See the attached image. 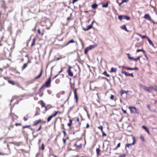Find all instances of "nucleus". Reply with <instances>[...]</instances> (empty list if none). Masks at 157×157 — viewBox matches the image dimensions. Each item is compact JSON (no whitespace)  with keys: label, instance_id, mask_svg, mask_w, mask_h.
I'll return each mask as SVG.
<instances>
[{"label":"nucleus","instance_id":"obj_1","mask_svg":"<svg viewBox=\"0 0 157 157\" xmlns=\"http://www.w3.org/2000/svg\"><path fill=\"white\" fill-rule=\"evenodd\" d=\"M70 144L72 148L79 149L82 148V144L81 140H78L75 143L72 142L70 143Z\"/></svg>","mask_w":157,"mask_h":157},{"label":"nucleus","instance_id":"obj_2","mask_svg":"<svg viewBox=\"0 0 157 157\" xmlns=\"http://www.w3.org/2000/svg\"><path fill=\"white\" fill-rule=\"evenodd\" d=\"M51 77L50 76L45 81L44 83L41 86L42 88H43L44 89L46 87H50L51 86Z\"/></svg>","mask_w":157,"mask_h":157},{"label":"nucleus","instance_id":"obj_3","mask_svg":"<svg viewBox=\"0 0 157 157\" xmlns=\"http://www.w3.org/2000/svg\"><path fill=\"white\" fill-rule=\"evenodd\" d=\"M97 46V44H94L93 45H90L87 47L85 50L84 54H86L88 53V51L92 49H93Z\"/></svg>","mask_w":157,"mask_h":157},{"label":"nucleus","instance_id":"obj_4","mask_svg":"<svg viewBox=\"0 0 157 157\" xmlns=\"http://www.w3.org/2000/svg\"><path fill=\"white\" fill-rule=\"evenodd\" d=\"M73 89L74 94V99L75 100L76 102H77L78 101V97L77 93V90L78 89L75 88L74 86L71 87Z\"/></svg>","mask_w":157,"mask_h":157},{"label":"nucleus","instance_id":"obj_5","mask_svg":"<svg viewBox=\"0 0 157 157\" xmlns=\"http://www.w3.org/2000/svg\"><path fill=\"white\" fill-rule=\"evenodd\" d=\"M40 101L41 102L40 105H41V107H44L45 109L43 111L42 113L43 114H45L49 109L46 106L45 103L42 100H41Z\"/></svg>","mask_w":157,"mask_h":157},{"label":"nucleus","instance_id":"obj_6","mask_svg":"<svg viewBox=\"0 0 157 157\" xmlns=\"http://www.w3.org/2000/svg\"><path fill=\"white\" fill-rule=\"evenodd\" d=\"M144 89L146 91L149 92L151 93L153 90L154 88L152 86H150L149 87H147L145 86H143Z\"/></svg>","mask_w":157,"mask_h":157},{"label":"nucleus","instance_id":"obj_7","mask_svg":"<svg viewBox=\"0 0 157 157\" xmlns=\"http://www.w3.org/2000/svg\"><path fill=\"white\" fill-rule=\"evenodd\" d=\"M128 109L130 111L131 113H138L137 112V109L134 107L129 106L128 107Z\"/></svg>","mask_w":157,"mask_h":157},{"label":"nucleus","instance_id":"obj_8","mask_svg":"<svg viewBox=\"0 0 157 157\" xmlns=\"http://www.w3.org/2000/svg\"><path fill=\"white\" fill-rule=\"evenodd\" d=\"M95 22L94 21H93L92 22L91 24L90 25H88L86 28H83V29L85 31H87L89 29H92L93 27V25L94 23Z\"/></svg>","mask_w":157,"mask_h":157},{"label":"nucleus","instance_id":"obj_9","mask_svg":"<svg viewBox=\"0 0 157 157\" xmlns=\"http://www.w3.org/2000/svg\"><path fill=\"white\" fill-rule=\"evenodd\" d=\"M118 18L121 21L122 19H126L127 20H129L130 19V17L128 16L125 15H119L118 16Z\"/></svg>","mask_w":157,"mask_h":157},{"label":"nucleus","instance_id":"obj_10","mask_svg":"<svg viewBox=\"0 0 157 157\" xmlns=\"http://www.w3.org/2000/svg\"><path fill=\"white\" fill-rule=\"evenodd\" d=\"M133 142L131 144H125V148L126 147H129L131 146L134 145L136 143V140L135 138L134 137H133L132 138Z\"/></svg>","mask_w":157,"mask_h":157},{"label":"nucleus","instance_id":"obj_11","mask_svg":"<svg viewBox=\"0 0 157 157\" xmlns=\"http://www.w3.org/2000/svg\"><path fill=\"white\" fill-rule=\"evenodd\" d=\"M71 67L69 66L67 70L68 75L70 77H72L73 76V73L71 70Z\"/></svg>","mask_w":157,"mask_h":157},{"label":"nucleus","instance_id":"obj_12","mask_svg":"<svg viewBox=\"0 0 157 157\" xmlns=\"http://www.w3.org/2000/svg\"><path fill=\"white\" fill-rule=\"evenodd\" d=\"M127 54L128 56V58L130 60H134L135 61H136L140 58V56H139L137 57V58H134L133 57H131L129 53H127Z\"/></svg>","mask_w":157,"mask_h":157},{"label":"nucleus","instance_id":"obj_13","mask_svg":"<svg viewBox=\"0 0 157 157\" xmlns=\"http://www.w3.org/2000/svg\"><path fill=\"white\" fill-rule=\"evenodd\" d=\"M98 128L100 129L101 132H102V137L106 136H107L106 134L105 133L104 131L103 130V127L102 126H99L98 127Z\"/></svg>","mask_w":157,"mask_h":157},{"label":"nucleus","instance_id":"obj_14","mask_svg":"<svg viewBox=\"0 0 157 157\" xmlns=\"http://www.w3.org/2000/svg\"><path fill=\"white\" fill-rule=\"evenodd\" d=\"M121 73L122 74H124V75L126 76H131L133 77H134L133 73H132L131 74L128 73L126 71H124L123 70L121 71Z\"/></svg>","mask_w":157,"mask_h":157},{"label":"nucleus","instance_id":"obj_15","mask_svg":"<svg viewBox=\"0 0 157 157\" xmlns=\"http://www.w3.org/2000/svg\"><path fill=\"white\" fill-rule=\"evenodd\" d=\"M44 88H42V87L40 88L39 90V94L40 97H42L43 94H44V93L43 91H42V90H43V91L44 90Z\"/></svg>","mask_w":157,"mask_h":157},{"label":"nucleus","instance_id":"obj_16","mask_svg":"<svg viewBox=\"0 0 157 157\" xmlns=\"http://www.w3.org/2000/svg\"><path fill=\"white\" fill-rule=\"evenodd\" d=\"M43 68H42L41 69L40 72V74L38 76L35 77L34 78V80H35L38 79L39 78H40L42 75V74L43 73Z\"/></svg>","mask_w":157,"mask_h":157},{"label":"nucleus","instance_id":"obj_17","mask_svg":"<svg viewBox=\"0 0 157 157\" xmlns=\"http://www.w3.org/2000/svg\"><path fill=\"white\" fill-rule=\"evenodd\" d=\"M144 18L145 19H147L149 21L151 20V18L150 15L148 14H145L144 17Z\"/></svg>","mask_w":157,"mask_h":157},{"label":"nucleus","instance_id":"obj_18","mask_svg":"<svg viewBox=\"0 0 157 157\" xmlns=\"http://www.w3.org/2000/svg\"><path fill=\"white\" fill-rule=\"evenodd\" d=\"M42 121L40 119H39V120L35 121L34 122L33 124V126H35L37 124L40 123Z\"/></svg>","mask_w":157,"mask_h":157},{"label":"nucleus","instance_id":"obj_19","mask_svg":"<svg viewBox=\"0 0 157 157\" xmlns=\"http://www.w3.org/2000/svg\"><path fill=\"white\" fill-rule=\"evenodd\" d=\"M44 30L41 31L40 29H38V33L39 35H40L41 36H42L44 34Z\"/></svg>","mask_w":157,"mask_h":157},{"label":"nucleus","instance_id":"obj_20","mask_svg":"<svg viewBox=\"0 0 157 157\" xmlns=\"http://www.w3.org/2000/svg\"><path fill=\"white\" fill-rule=\"evenodd\" d=\"M10 115L12 117V120L13 121H14L15 119L18 118V116L17 115L11 113Z\"/></svg>","mask_w":157,"mask_h":157},{"label":"nucleus","instance_id":"obj_21","mask_svg":"<svg viewBox=\"0 0 157 157\" xmlns=\"http://www.w3.org/2000/svg\"><path fill=\"white\" fill-rule=\"evenodd\" d=\"M129 92V91L127 90V91H124L123 90H121L120 91V94H121V96H122L123 94L124 93H125L127 94Z\"/></svg>","mask_w":157,"mask_h":157},{"label":"nucleus","instance_id":"obj_22","mask_svg":"<svg viewBox=\"0 0 157 157\" xmlns=\"http://www.w3.org/2000/svg\"><path fill=\"white\" fill-rule=\"evenodd\" d=\"M121 28L126 32H128L129 31L127 29L126 25H123L122 26H121Z\"/></svg>","mask_w":157,"mask_h":157},{"label":"nucleus","instance_id":"obj_23","mask_svg":"<svg viewBox=\"0 0 157 157\" xmlns=\"http://www.w3.org/2000/svg\"><path fill=\"white\" fill-rule=\"evenodd\" d=\"M136 34L137 35H138L139 36H140L142 39H143L145 38H147H147H148L146 36H143L141 35L140 34L136 33Z\"/></svg>","mask_w":157,"mask_h":157},{"label":"nucleus","instance_id":"obj_24","mask_svg":"<svg viewBox=\"0 0 157 157\" xmlns=\"http://www.w3.org/2000/svg\"><path fill=\"white\" fill-rule=\"evenodd\" d=\"M75 43V41L73 39H71L69 41H68V43L65 46H67L71 43Z\"/></svg>","mask_w":157,"mask_h":157},{"label":"nucleus","instance_id":"obj_25","mask_svg":"<svg viewBox=\"0 0 157 157\" xmlns=\"http://www.w3.org/2000/svg\"><path fill=\"white\" fill-rule=\"evenodd\" d=\"M61 112L59 111H55L54 112V113L53 114H52V115L53 117H55L58 113L59 114L61 113Z\"/></svg>","mask_w":157,"mask_h":157},{"label":"nucleus","instance_id":"obj_26","mask_svg":"<svg viewBox=\"0 0 157 157\" xmlns=\"http://www.w3.org/2000/svg\"><path fill=\"white\" fill-rule=\"evenodd\" d=\"M142 128L145 129L148 134H149V129L145 126L143 125L142 126Z\"/></svg>","mask_w":157,"mask_h":157},{"label":"nucleus","instance_id":"obj_27","mask_svg":"<svg viewBox=\"0 0 157 157\" xmlns=\"http://www.w3.org/2000/svg\"><path fill=\"white\" fill-rule=\"evenodd\" d=\"M36 38H34L32 40V43L31 44V46L32 47L34 45L36 41Z\"/></svg>","mask_w":157,"mask_h":157},{"label":"nucleus","instance_id":"obj_28","mask_svg":"<svg viewBox=\"0 0 157 157\" xmlns=\"http://www.w3.org/2000/svg\"><path fill=\"white\" fill-rule=\"evenodd\" d=\"M117 70V69L116 68H114L113 67H111L110 70L111 72H116Z\"/></svg>","mask_w":157,"mask_h":157},{"label":"nucleus","instance_id":"obj_29","mask_svg":"<svg viewBox=\"0 0 157 157\" xmlns=\"http://www.w3.org/2000/svg\"><path fill=\"white\" fill-rule=\"evenodd\" d=\"M72 124V121L71 119L69 120V122L67 123V125L69 127H71Z\"/></svg>","mask_w":157,"mask_h":157},{"label":"nucleus","instance_id":"obj_30","mask_svg":"<svg viewBox=\"0 0 157 157\" xmlns=\"http://www.w3.org/2000/svg\"><path fill=\"white\" fill-rule=\"evenodd\" d=\"M98 5L96 4H94L91 6L92 8L94 9H95L98 7Z\"/></svg>","mask_w":157,"mask_h":157},{"label":"nucleus","instance_id":"obj_31","mask_svg":"<svg viewBox=\"0 0 157 157\" xmlns=\"http://www.w3.org/2000/svg\"><path fill=\"white\" fill-rule=\"evenodd\" d=\"M53 117L52 115L49 116L47 119V121L48 122H49Z\"/></svg>","mask_w":157,"mask_h":157},{"label":"nucleus","instance_id":"obj_32","mask_svg":"<svg viewBox=\"0 0 157 157\" xmlns=\"http://www.w3.org/2000/svg\"><path fill=\"white\" fill-rule=\"evenodd\" d=\"M147 40L149 44L153 47L154 46V45L151 41L149 39V38H147Z\"/></svg>","mask_w":157,"mask_h":157},{"label":"nucleus","instance_id":"obj_33","mask_svg":"<svg viewBox=\"0 0 157 157\" xmlns=\"http://www.w3.org/2000/svg\"><path fill=\"white\" fill-rule=\"evenodd\" d=\"M121 143H119L117 145V146L115 147L113 150H117L118 148L120 147L121 146Z\"/></svg>","mask_w":157,"mask_h":157},{"label":"nucleus","instance_id":"obj_34","mask_svg":"<svg viewBox=\"0 0 157 157\" xmlns=\"http://www.w3.org/2000/svg\"><path fill=\"white\" fill-rule=\"evenodd\" d=\"M28 66V64L27 63H25L24 64L22 67V70H24L25 68H26Z\"/></svg>","mask_w":157,"mask_h":157},{"label":"nucleus","instance_id":"obj_35","mask_svg":"<svg viewBox=\"0 0 157 157\" xmlns=\"http://www.w3.org/2000/svg\"><path fill=\"white\" fill-rule=\"evenodd\" d=\"M140 138L142 141L144 142L145 141L144 138L142 135H141L140 136Z\"/></svg>","mask_w":157,"mask_h":157},{"label":"nucleus","instance_id":"obj_36","mask_svg":"<svg viewBox=\"0 0 157 157\" xmlns=\"http://www.w3.org/2000/svg\"><path fill=\"white\" fill-rule=\"evenodd\" d=\"M39 149L40 150H41L42 151L44 149V146L43 143L42 144L41 147H39Z\"/></svg>","mask_w":157,"mask_h":157},{"label":"nucleus","instance_id":"obj_37","mask_svg":"<svg viewBox=\"0 0 157 157\" xmlns=\"http://www.w3.org/2000/svg\"><path fill=\"white\" fill-rule=\"evenodd\" d=\"M103 74L104 75L107 76V77H109V75L107 74V72L106 71H104L103 72Z\"/></svg>","mask_w":157,"mask_h":157},{"label":"nucleus","instance_id":"obj_38","mask_svg":"<svg viewBox=\"0 0 157 157\" xmlns=\"http://www.w3.org/2000/svg\"><path fill=\"white\" fill-rule=\"evenodd\" d=\"M108 2H107L105 4H103L102 7L103 8H107L108 6Z\"/></svg>","mask_w":157,"mask_h":157},{"label":"nucleus","instance_id":"obj_39","mask_svg":"<svg viewBox=\"0 0 157 157\" xmlns=\"http://www.w3.org/2000/svg\"><path fill=\"white\" fill-rule=\"evenodd\" d=\"M76 134V138H78V137L79 136V134L78 133V131H76V132H73V134L74 135H75V134Z\"/></svg>","mask_w":157,"mask_h":157},{"label":"nucleus","instance_id":"obj_40","mask_svg":"<svg viewBox=\"0 0 157 157\" xmlns=\"http://www.w3.org/2000/svg\"><path fill=\"white\" fill-rule=\"evenodd\" d=\"M17 98V97L16 96H13L12 97V99L11 100V102H12L13 100L16 99Z\"/></svg>","mask_w":157,"mask_h":157},{"label":"nucleus","instance_id":"obj_41","mask_svg":"<svg viewBox=\"0 0 157 157\" xmlns=\"http://www.w3.org/2000/svg\"><path fill=\"white\" fill-rule=\"evenodd\" d=\"M8 82L9 83L13 85H14L15 84V82L13 81L8 80Z\"/></svg>","mask_w":157,"mask_h":157},{"label":"nucleus","instance_id":"obj_42","mask_svg":"<svg viewBox=\"0 0 157 157\" xmlns=\"http://www.w3.org/2000/svg\"><path fill=\"white\" fill-rule=\"evenodd\" d=\"M72 16V14H71L70 16L67 18V20L68 21H69V20L72 19V18H71Z\"/></svg>","mask_w":157,"mask_h":157},{"label":"nucleus","instance_id":"obj_43","mask_svg":"<svg viewBox=\"0 0 157 157\" xmlns=\"http://www.w3.org/2000/svg\"><path fill=\"white\" fill-rule=\"evenodd\" d=\"M100 150L99 148H97L96 150V153L98 155H99Z\"/></svg>","mask_w":157,"mask_h":157},{"label":"nucleus","instance_id":"obj_44","mask_svg":"<svg viewBox=\"0 0 157 157\" xmlns=\"http://www.w3.org/2000/svg\"><path fill=\"white\" fill-rule=\"evenodd\" d=\"M143 52L144 53H145V51L144 50H143L142 49H137L136 51V52Z\"/></svg>","mask_w":157,"mask_h":157},{"label":"nucleus","instance_id":"obj_45","mask_svg":"<svg viewBox=\"0 0 157 157\" xmlns=\"http://www.w3.org/2000/svg\"><path fill=\"white\" fill-rule=\"evenodd\" d=\"M153 87L154 88L153 90L157 92V86L155 85L154 86H153Z\"/></svg>","mask_w":157,"mask_h":157},{"label":"nucleus","instance_id":"obj_46","mask_svg":"<svg viewBox=\"0 0 157 157\" xmlns=\"http://www.w3.org/2000/svg\"><path fill=\"white\" fill-rule=\"evenodd\" d=\"M84 109L86 111V112L87 113L88 117V118L90 119V116L89 115L88 111L86 109Z\"/></svg>","mask_w":157,"mask_h":157},{"label":"nucleus","instance_id":"obj_47","mask_svg":"<svg viewBox=\"0 0 157 157\" xmlns=\"http://www.w3.org/2000/svg\"><path fill=\"white\" fill-rule=\"evenodd\" d=\"M122 69L123 68H125L126 69L131 70V68L129 67H125L124 66H122Z\"/></svg>","mask_w":157,"mask_h":157},{"label":"nucleus","instance_id":"obj_48","mask_svg":"<svg viewBox=\"0 0 157 157\" xmlns=\"http://www.w3.org/2000/svg\"><path fill=\"white\" fill-rule=\"evenodd\" d=\"M30 126H31V125H26V126H23L22 128L23 129H24V128H29V127H30Z\"/></svg>","mask_w":157,"mask_h":157},{"label":"nucleus","instance_id":"obj_49","mask_svg":"<svg viewBox=\"0 0 157 157\" xmlns=\"http://www.w3.org/2000/svg\"><path fill=\"white\" fill-rule=\"evenodd\" d=\"M14 127V125H10L9 128V130H10V129H12Z\"/></svg>","mask_w":157,"mask_h":157},{"label":"nucleus","instance_id":"obj_50","mask_svg":"<svg viewBox=\"0 0 157 157\" xmlns=\"http://www.w3.org/2000/svg\"><path fill=\"white\" fill-rule=\"evenodd\" d=\"M40 112L38 111H37L35 114V116H37L40 115Z\"/></svg>","mask_w":157,"mask_h":157},{"label":"nucleus","instance_id":"obj_51","mask_svg":"<svg viewBox=\"0 0 157 157\" xmlns=\"http://www.w3.org/2000/svg\"><path fill=\"white\" fill-rule=\"evenodd\" d=\"M21 125L22 124H21V123H16L15 124V125L17 126H21Z\"/></svg>","mask_w":157,"mask_h":157},{"label":"nucleus","instance_id":"obj_52","mask_svg":"<svg viewBox=\"0 0 157 157\" xmlns=\"http://www.w3.org/2000/svg\"><path fill=\"white\" fill-rule=\"evenodd\" d=\"M63 143L64 145H66V139L63 138Z\"/></svg>","mask_w":157,"mask_h":157},{"label":"nucleus","instance_id":"obj_53","mask_svg":"<svg viewBox=\"0 0 157 157\" xmlns=\"http://www.w3.org/2000/svg\"><path fill=\"white\" fill-rule=\"evenodd\" d=\"M114 98V96L113 95L111 94L110 98L111 100H113Z\"/></svg>","mask_w":157,"mask_h":157},{"label":"nucleus","instance_id":"obj_54","mask_svg":"<svg viewBox=\"0 0 157 157\" xmlns=\"http://www.w3.org/2000/svg\"><path fill=\"white\" fill-rule=\"evenodd\" d=\"M138 68L137 67L131 68V70H138Z\"/></svg>","mask_w":157,"mask_h":157},{"label":"nucleus","instance_id":"obj_55","mask_svg":"<svg viewBox=\"0 0 157 157\" xmlns=\"http://www.w3.org/2000/svg\"><path fill=\"white\" fill-rule=\"evenodd\" d=\"M121 110L124 113L126 114L127 113L126 111L124 110L122 108H121Z\"/></svg>","mask_w":157,"mask_h":157},{"label":"nucleus","instance_id":"obj_56","mask_svg":"<svg viewBox=\"0 0 157 157\" xmlns=\"http://www.w3.org/2000/svg\"><path fill=\"white\" fill-rule=\"evenodd\" d=\"M41 128H42V125H40V126L39 127V128L37 130V131H40L41 130Z\"/></svg>","mask_w":157,"mask_h":157},{"label":"nucleus","instance_id":"obj_57","mask_svg":"<svg viewBox=\"0 0 157 157\" xmlns=\"http://www.w3.org/2000/svg\"><path fill=\"white\" fill-rule=\"evenodd\" d=\"M63 133L64 134V136H66L67 134H66V132L65 131V130L63 131Z\"/></svg>","mask_w":157,"mask_h":157},{"label":"nucleus","instance_id":"obj_58","mask_svg":"<svg viewBox=\"0 0 157 157\" xmlns=\"http://www.w3.org/2000/svg\"><path fill=\"white\" fill-rule=\"evenodd\" d=\"M61 125H62V129H64V130H65V129L64 128V124H61Z\"/></svg>","mask_w":157,"mask_h":157},{"label":"nucleus","instance_id":"obj_59","mask_svg":"<svg viewBox=\"0 0 157 157\" xmlns=\"http://www.w3.org/2000/svg\"><path fill=\"white\" fill-rule=\"evenodd\" d=\"M23 119L25 121H26L28 120V118L26 117H24Z\"/></svg>","mask_w":157,"mask_h":157},{"label":"nucleus","instance_id":"obj_60","mask_svg":"<svg viewBox=\"0 0 157 157\" xmlns=\"http://www.w3.org/2000/svg\"><path fill=\"white\" fill-rule=\"evenodd\" d=\"M36 110L37 111H39V112H40V108H39V107H37L36 108Z\"/></svg>","mask_w":157,"mask_h":157},{"label":"nucleus","instance_id":"obj_61","mask_svg":"<svg viewBox=\"0 0 157 157\" xmlns=\"http://www.w3.org/2000/svg\"><path fill=\"white\" fill-rule=\"evenodd\" d=\"M59 82V79H57L56 81V82L58 84Z\"/></svg>","mask_w":157,"mask_h":157},{"label":"nucleus","instance_id":"obj_62","mask_svg":"<svg viewBox=\"0 0 157 157\" xmlns=\"http://www.w3.org/2000/svg\"><path fill=\"white\" fill-rule=\"evenodd\" d=\"M135 46L136 47H139V43H136L135 44Z\"/></svg>","mask_w":157,"mask_h":157},{"label":"nucleus","instance_id":"obj_63","mask_svg":"<svg viewBox=\"0 0 157 157\" xmlns=\"http://www.w3.org/2000/svg\"><path fill=\"white\" fill-rule=\"evenodd\" d=\"M89 124L88 123H87V124H86V128H88L89 127Z\"/></svg>","mask_w":157,"mask_h":157},{"label":"nucleus","instance_id":"obj_64","mask_svg":"<svg viewBox=\"0 0 157 157\" xmlns=\"http://www.w3.org/2000/svg\"><path fill=\"white\" fill-rule=\"evenodd\" d=\"M150 21V22H152L153 23V24H155V21H154L153 20H152V19H151V20Z\"/></svg>","mask_w":157,"mask_h":157}]
</instances>
